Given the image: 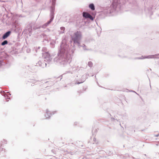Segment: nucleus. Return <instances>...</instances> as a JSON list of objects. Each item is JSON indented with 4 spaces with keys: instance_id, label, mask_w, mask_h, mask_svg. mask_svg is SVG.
<instances>
[{
    "instance_id": "1",
    "label": "nucleus",
    "mask_w": 159,
    "mask_h": 159,
    "mask_svg": "<svg viewBox=\"0 0 159 159\" xmlns=\"http://www.w3.org/2000/svg\"><path fill=\"white\" fill-rule=\"evenodd\" d=\"M81 34L80 32L77 31L74 34V35L72 38V39L74 43H79V41L80 39Z\"/></svg>"
},
{
    "instance_id": "2",
    "label": "nucleus",
    "mask_w": 159,
    "mask_h": 159,
    "mask_svg": "<svg viewBox=\"0 0 159 159\" xmlns=\"http://www.w3.org/2000/svg\"><path fill=\"white\" fill-rule=\"evenodd\" d=\"M83 16L86 18H89L92 20H93V17L89 14L87 12H84L83 13Z\"/></svg>"
},
{
    "instance_id": "3",
    "label": "nucleus",
    "mask_w": 159,
    "mask_h": 159,
    "mask_svg": "<svg viewBox=\"0 0 159 159\" xmlns=\"http://www.w3.org/2000/svg\"><path fill=\"white\" fill-rule=\"evenodd\" d=\"M11 31H8L3 36L2 38L3 39H5L6 38H7L8 36H9L10 34H11Z\"/></svg>"
},
{
    "instance_id": "4",
    "label": "nucleus",
    "mask_w": 159,
    "mask_h": 159,
    "mask_svg": "<svg viewBox=\"0 0 159 159\" xmlns=\"http://www.w3.org/2000/svg\"><path fill=\"white\" fill-rule=\"evenodd\" d=\"M89 7L92 10H95V7L94 5L93 4H91L89 5Z\"/></svg>"
},
{
    "instance_id": "5",
    "label": "nucleus",
    "mask_w": 159,
    "mask_h": 159,
    "mask_svg": "<svg viewBox=\"0 0 159 159\" xmlns=\"http://www.w3.org/2000/svg\"><path fill=\"white\" fill-rule=\"evenodd\" d=\"M8 43V42L7 40H5L2 42L1 43L2 45H4L6 44H7Z\"/></svg>"
},
{
    "instance_id": "6",
    "label": "nucleus",
    "mask_w": 159,
    "mask_h": 159,
    "mask_svg": "<svg viewBox=\"0 0 159 159\" xmlns=\"http://www.w3.org/2000/svg\"><path fill=\"white\" fill-rule=\"evenodd\" d=\"M88 65L89 66L91 67L93 66V63L89 61L88 63Z\"/></svg>"
},
{
    "instance_id": "7",
    "label": "nucleus",
    "mask_w": 159,
    "mask_h": 159,
    "mask_svg": "<svg viewBox=\"0 0 159 159\" xmlns=\"http://www.w3.org/2000/svg\"><path fill=\"white\" fill-rule=\"evenodd\" d=\"M4 96L5 98L7 97V99H10L9 98H8V96L6 94H4Z\"/></svg>"
},
{
    "instance_id": "8",
    "label": "nucleus",
    "mask_w": 159,
    "mask_h": 159,
    "mask_svg": "<svg viewBox=\"0 0 159 159\" xmlns=\"http://www.w3.org/2000/svg\"><path fill=\"white\" fill-rule=\"evenodd\" d=\"M159 135V134H157V135H155V136L156 137H158Z\"/></svg>"
},
{
    "instance_id": "9",
    "label": "nucleus",
    "mask_w": 159,
    "mask_h": 159,
    "mask_svg": "<svg viewBox=\"0 0 159 159\" xmlns=\"http://www.w3.org/2000/svg\"><path fill=\"white\" fill-rule=\"evenodd\" d=\"M46 113L47 114H50V113L48 111L46 112Z\"/></svg>"
},
{
    "instance_id": "10",
    "label": "nucleus",
    "mask_w": 159,
    "mask_h": 159,
    "mask_svg": "<svg viewBox=\"0 0 159 159\" xmlns=\"http://www.w3.org/2000/svg\"><path fill=\"white\" fill-rule=\"evenodd\" d=\"M49 117H50V116L49 115H48V116L47 117V118Z\"/></svg>"
},
{
    "instance_id": "11",
    "label": "nucleus",
    "mask_w": 159,
    "mask_h": 159,
    "mask_svg": "<svg viewBox=\"0 0 159 159\" xmlns=\"http://www.w3.org/2000/svg\"><path fill=\"white\" fill-rule=\"evenodd\" d=\"M52 19H52V18L51 19V21H51L52 20Z\"/></svg>"
}]
</instances>
